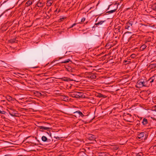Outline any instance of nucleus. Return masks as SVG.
<instances>
[{"instance_id":"obj_1","label":"nucleus","mask_w":156,"mask_h":156,"mask_svg":"<svg viewBox=\"0 0 156 156\" xmlns=\"http://www.w3.org/2000/svg\"><path fill=\"white\" fill-rule=\"evenodd\" d=\"M70 96L76 98H83V93L81 92L74 91L72 92L70 94Z\"/></svg>"},{"instance_id":"obj_2","label":"nucleus","mask_w":156,"mask_h":156,"mask_svg":"<svg viewBox=\"0 0 156 156\" xmlns=\"http://www.w3.org/2000/svg\"><path fill=\"white\" fill-rule=\"evenodd\" d=\"M147 137V135L145 133L143 132L139 133L138 134L137 138L140 141H144Z\"/></svg>"},{"instance_id":"obj_3","label":"nucleus","mask_w":156,"mask_h":156,"mask_svg":"<svg viewBox=\"0 0 156 156\" xmlns=\"http://www.w3.org/2000/svg\"><path fill=\"white\" fill-rule=\"evenodd\" d=\"M136 86L137 88L142 87H146L145 82L142 79L138 81L136 83Z\"/></svg>"},{"instance_id":"obj_4","label":"nucleus","mask_w":156,"mask_h":156,"mask_svg":"<svg viewBox=\"0 0 156 156\" xmlns=\"http://www.w3.org/2000/svg\"><path fill=\"white\" fill-rule=\"evenodd\" d=\"M3 2H1V5H3V6L10 5L12 4L11 0H2Z\"/></svg>"},{"instance_id":"obj_5","label":"nucleus","mask_w":156,"mask_h":156,"mask_svg":"<svg viewBox=\"0 0 156 156\" xmlns=\"http://www.w3.org/2000/svg\"><path fill=\"white\" fill-rule=\"evenodd\" d=\"M44 5V2L42 0H39L37 4L35 6H37L38 7H43Z\"/></svg>"},{"instance_id":"obj_6","label":"nucleus","mask_w":156,"mask_h":156,"mask_svg":"<svg viewBox=\"0 0 156 156\" xmlns=\"http://www.w3.org/2000/svg\"><path fill=\"white\" fill-rule=\"evenodd\" d=\"M88 138L90 140L93 141L95 140V136L91 134H89L87 135Z\"/></svg>"},{"instance_id":"obj_7","label":"nucleus","mask_w":156,"mask_h":156,"mask_svg":"<svg viewBox=\"0 0 156 156\" xmlns=\"http://www.w3.org/2000/svg\"><path fill=\"white\" fill-rule=\"evenodd\" d=\"M40 129V131H43L44 130H48L50 129L51 128L48 127H45L43 126H38Z\"/></svg>"},{"instance_id":"obj_8","label":"nucleus","mask_w":156,"mask_h":156,"mask_svg":"<svg viewBox=\"0 0 156 156\" xmlns=\"http://www.w3.org/2000/svg\"><path fill=\"white\" fill-rule=\"evenodd\" d=\"M42 140L44 142H50L51 141V140L48 139L45 136H43L41 137Z\"/></svg>"},{"instance_id":"obj_9","label":"nucleus","mask_w":156,"mask_h":156,"mask_svg":"<svg viewBox=\"0 0 156 156\" xmlns=\"http://www.w3.org/2000/svg\"><path fill=\"white\" fill-rule=\"evenodd\" d=\"M94 39L95 41H98L101 39V37L100 35H95L94 37Z\"/></svg>"},{"instance_id":"obj_10","label":"nucleus","mask_w":156,"mask_h":156,"mask_svg":"<svg viewBox=\"0 0 156 156\" xmlns=\"http://www.w3.org/2000/svg\"><path fill=\"white\" fill-rule=\"evenodd\" d=\"M62 80L65 81H74L73 80H71L69 78L67 77H64L62 78ZM74 81H76L74 80Z\"/></svg>"},{"instance_id":"obj_11","label":"nucleus","mask_w":156,"mask_h":156,"mask_svg":"<svg viewBox=\"0 0 156 156\" xmlns=\"http://www.w3.org/2000/svg\"><path fill=\"white\" fill-rule=\"evenodd\" d=\"M106 22V20H103V21H101L100 22H98L97 23H95V25L96 26V27H98L99 25H102V24L104 23L105 22Z\"/></svg>"},{"instance_id":"obj_12","label":"nucleus","mask_w":156,"mask_h":156,"mask_svg":"<svg viewBox=\"0 0 156 156\" xmlns=\"http://www.w3.org/2000/svg\"><path fill=\"white\" fill-rule=\"evenodd\" d=\"M132 25V23H126V25L125 27V28L126 29H127L128 30H129V28L131 27Z\"/></svg>"},{"instance_id":"obj_13","label":"nucleus","mask_w":156,"mask_h":156,"mask_svg":"<svg viewBox=\"0 0 156 156\" xmlns=\"http://www.w3.org/2000/svg\"><path fill=\"white\" fill-rule=\"evenodd\" d=\"M88 77L92 79H95L96 78V76L94 74L91 73L89 75Z\"/></svg>"},{"instance_id":"obj_14","label":"nucleus","mask_w":156,"mask_h":156,"mask_svg":"<svg viewBox=\"0 0 156 156\" xmlns=\"http://www.w3.org/2000/svg\"><path fill=\"white\" fill-rule=\"evenodd\" d=\"M74 114H78L80 116L83 117L84 116L82 113L80 111H77L74 112Z\"/></svg>"},{"instance_id":"obj_15","label":"nucleus","mask_w":156,"mask_h":156,"mask_svg":"<svg viewBox=\"0 0 156 156\" xmlns=\"http://www.w3.org/2000/svg\"><path fill=\"white\" fill-rule=\"evenodd\" d=\"M53 1L52 0H48L47 1V5L48 6H50L52 4Z\"/></svg>"},{"instance_id":"obj_16","label":"nucleus","mask_w":156,"mask_h":156,"mask_svg":"<svg viewBox=\"0 0 156 156\" xmlns=\"http://www.w3.org/2000/svg\"><path fill=\"white\" fill-rule=\"evenodd\" d=\"M79 156H87L86 154L83 151H80L79 154Z\"/></svg>"},{"instance_id":"obj_17","label":"nucleus","mask_w":156,"mask_h":156,"mask_svg":"<svg viewBox=\"0 0 156 156\" xmlns=\"http://www.w3.org/2000/svg\"><path fill=\"white\" fill-rule=\"evenodd\" d=\"M147 46L145 44H144L141 45L140 47V49L141 51L144 50L146 48Z\"/></svg>"},{"instance_id":"obj_18","label":"nucleus","mask_w":156,"mask_h":156,"mask_svg":"<svg viewBox=\"0 0 156 156\" xmlns=\"http://www.w3.org/2000/svg\"><path fill=\"white\" fill-rule=\"evenodd\" d=\"M117 8H118V7L116 6L115 7V9H113V10H111L110 11H108L106 13H113L114 12H115L116 11V10L117 9Z\"/></svg>"},{"instance_id":"obj_19","label":"nucleus","mask_w":156,"mask_h":156,"mask_svg":"<svg viewBox=\"0 0 156 156\" xmlns=\"http://www.w3.org/2000/svg\"><path fill=\"white\" fill-rule=\"evenodd\" d=\"M142 123L143 125H146L148 123L147 119L146 118H144L142 122Z\"/></svg>"},{"instance_id":"obj_20","label":"nucleus","mask_w":156,"mask_h":156,"mask_svg":"<svg viewBox=\"0 0 156 156\" xmlns=\"http://www.w3.org/2000/svg\"><path fill=\"white\" fill-rule=\"evenodd\" d=\"M32 3V2L30 0L27 2L26 3V6H28L31 5Z\"/></svg>"},{"instance_id":"obj_21","label":"nucleus","mask_w":156,"mask_h":156,"mask_svg":"<svg viewBox=\"0 0 156 156\" xmlns=\"http://www.w3.org/2000/svg\"><path fill=\"white\" fill-rule=\"evenodd\" d=\"M97 96L99 98H105L107 97V96L101 94H98Z\"/></svg>"},{"instance_id":"obj_22","label":"nucleus","mask_w":156,"mask_h":156,"mask_svg":"<svg viewBox=\"0 0 156 156\" xmlns=\"http://www.w3.org/2000/svg\"><path fill=\"white\" fill-rule=\"evenodd\" d=\"M150 67L151 69H153L156 67V63H152L149 66Z\"/></svg>"},{"instance_id":"obj_23","label":"nucleus","mask_w":156,"mask_h":156,"mask_svg":"<svg viewBox=\"0 0 156 156\" xmlns=\"http://www.w3.org/2000/svg\"><path fill=\"white\" fill-rule=\"evenodd\" d=\"M151 8L153 10H156V3H154L152 4Z\"/></svg>"},{"instance_id":"obj_24","label":"nucleus","mask_w":156,"mask_h":156,"mask_svg":"<svg viewBox=\"0 0 156 156\" xmlns=\"http://www.w3.org/2000/svg\"><path fill=\"white\" fill-rule=\"evenodd\" d=\"M99 156H108V155L105 153L101 152L99 153Z\"/></svg>"},{"instance_id":"obj_25","label":"nucleus","mask_w":156,"mask_h":156,"mask_svg":"<svg viewBox=\"0 0 156 156\" xmlns=\"http://www.w3.org/2000/svg\"><path fill=\"white\" fill-rule=\"evenodd\" d=\"M16 38H13L10 40L9 41V42L11 43H13L16 42Z\"/></svg>"},{"instance_id":"obj_26","label":"nucleus","mask_w":156,"mask_h":156,"mask_svg":"<svg viewBox=\"0 0 156 156\" xmlns=\"http://www.w3.org/2000/svg\"><path fill=\"white\" fill-rule=\"evenodd\" d=\"M9 115L12 117H14L15 116V115L16 114V113L11 112H9Z\"/></svg>"},{"instance_id":"obj_27","label":"nucleus","mask_w":156,"mask_h":156,"mask_svg":"<svg viewBox=\"0 0 156 156\" xmlns=\"http://www.w3.org/2000/svg\"><path fill=\"white\" fill-rule=\"evenodd\" d=\"M152 38L151 37H149L147 38L146 40L145 41V43H146L147 42H151V41Z\"/></svg>"},{"instance_id":"obj_28","label":"nucleus","mask_w":156,"mask_h":156,"mask_svg":"<svg viewBox=\"0 0 156 156\" xmlns=\"http://www.w3.org/2000/svg\"><path fill=\"white\" fill-rule=\"evenodd\" d=\"M70 60L69 59H67L66 60H65L64 61H62L61 62H60V63H67L69 62V61H70Z\"/></svg>"},{"instance_id":"obj_29","label":"nucleus","mask_w":156,"mask_h":156,"mask_svg":"<svg viewBox=\"0 0 156 156\" xmlns=\"http://www.w3.org/2000/svg\"><path fill=\"white\" fill-rule=\"evenodd\" d=\"M68 97L67 96H66L64 95L63 96L62 99L63 101H66L68 100Z\"/></svg>"},{"instance_id":"obj_30","label":"nucleus","mask_w":156,"mask_h":156,"mask_svg":"<svg viewBox=\"0 0 156 156\" xmlns=\"http://www.w3.org/2000/svg\"><path fill=\"white\" fill-rule=\"evenodd\" d=\"M7 100H8L9 101L12 100V98L10 96H8L6 97Z\"/></svg>"},{"instance_id":"obj_31","label":"nucleus","mask_w":156,"mask_h":156,"mask_svg":"<svg viewBox=\"0 0 156 156\" xmlns=\"http://www.w3.org/2000/svg\"><path fill=\"white\" fill-rule=\"evenodd\" d=\"M143 154L142 152H140L136 154V156H142Z\"/></svg>"},{"instance_id":"obj_32","label":"nucleus","mask_w":156,"mask_h":156,"mask_svg":"<svg viewBox=\"0 0 156 156\" xmlns=\"http://www.w3.org/2000/svg\"><path fill=\"white\" fill-rule=\"evenodd\" d=\"M152 108L154 111L156 112V105L153 106L152 107Z\"/></svg>"},{"instance_id":"obj_33","label":"nucleus","mask_w":156,"mask_h":156,"mask_svg":"<svg viewBox=\"0 0 156 156\" xmlns=\"http://www.w3.org/2000/svg\"><path fill=\"white\" fill-rule=\"evenodd\" d=\"M76 25V23H74L71 27L69 28V29L72 28Z\"/></svg>"},{"instance_id":"obj_34","label":"nucleus","mask_w":156,"mask_h":156,"mask_svg":"<svg viewBox=\"0 0 156 156\" xmlns=\"http://www.w3.org/2000/svg\"><path fill=\"white\" fill-rule=\"evenodd\" d=\"M153 77H152L151 78H150L149 79V80H151L150 82L151 83H152L154 81V79L153 78Z\"/></svg>"},{"instance_id":"obj_35","label":"nucleus","mask_w":156,"mask_h":156,"mask_svg":"<svg viewBox=\"0 0 156 156\" xmlns=\"http://www.w3.org/2000/svg\"><path fill=\"white\" fill-rule=\"evenodd\" d=\"M85 20V18L84 17L81 20V22H84Z\"/></svg>"},{"instance_id":"obj_36","label":"nucleus","mask_w":156,"mask_h":156,"mask_svg":"<svg viewBox=\"0 0 156 156\" xmlns=\"http://www.w3.org/2000/svg\"><path fill=\"white\" fill-rule=\"evenodd\" d=\"M131 57L132 58H134L135 57V55L134 54H133L131 55Z\"/></svg>"},{"instance_id":"obj_37","label":"nucleus","mask_w":156,"mask_h":156,"mask_svg":"<svg viewBox=\"0 0 156 156\" xmlns=\"http://www.w3.org/2000/svg\"><path fill=\"white\" fill-rule=\"evenodd\" d=\"M0 113L2 114H5V112L0 110Z\"/></svg>"},{"instance_id":"obj_38","label":"nucleus","mask_w":156,"mask_h":156,"mask_svg":"<svg viewBox=\"0 0 156 156\" xmlns=\"http://www.w3.org/2000/svg\"><path fill=\"white\" fill-rule=\"evenodd\" d=\"M51 9H50L47 12V13L48 14H49L51 12Z\"/></svg>"},{"instance_id":"obj_39","label":"nucleus","mask_w":156,"mask_h":156,"mask_svg":"<svg viewBox=\"0 0 156 156\" xmlns=\"http://www.w3.org/2000/svg\"><path fill=\"white\" fill-rule=\"evenodd\" d=\"M129 62L127 61V60H124V63L127 62V63L126 64H128Z\"/></svg>"},{"instance_id":"obj_40","label":"nucleus","mask_w":156,"mask_h":156,"mask_svg":"<svg viewBox=\"0 0 156 156\" xmlns=\"http://www.w3.org/2000/svg\"><path fill=\"white\" fill-rule=\"evenodd\" d=\"M47 133L50 136H51V132L50 131L47 132Z\"/></svg>"},{"instance_id":"obj_41","label":"nucleus","mask_w":156,"mask_h":156,"mask_svg":"<svg viewBox=\"0 0 156 156\" xmlns=\"http://www.w3.org/2000/svg\"><path fill=\"white\" fill-rule=\"evenodd\" d=\"M151 119H152L153 120H155L156 121V119H155V118L151 117Z\"/></svg>"},{"instance_id":"obj_42","label":"nucleus","mask_w":156,"mask_h":156,"mask_svg":"<svg viewBox=\"0 0 156 156\" xmlns=\"http://www.w3.org/2000/svg\"><path fill=\"white\" fill-rule=\"evenodd\" d=\"M1 101L3 102H5L6 101V100H2Z\"/></svg>"},{"instance_id":"obj_43","label":"nucleus","mask_w":156,"mask_h":156,"mask_svg":"<svg viewBox=\"0 0 156 156\" xmlns=\"http://www.w3.org/2000/svg\"><path fill=\"white\" fill-rule=\"evenodd\" d=\"M98 18H99V17H98L97 18V19H96V21H95V22H97V21H98Z\"/></svg>"},{"instance_id":"obj_44","label":"nucleus","mask_w":156,"mask_h":156,"mask_svg":"<svg viewBox=\"0 0 156 156\" xmlns=\"http://www.w3.org/2000/svg\"><path fill=\"white\" fill-rule=\"evenodd\" d=\"M64 18H61L60 19V20H63L64 19Z\"/></svg>"},{"instance_id":"obj_45","label":"nucleus","mask_w":156,"mask_h":156,"mask_svg":"<svg viewBox=\"0 0 156 156\" xmlns=\"http://www.w3.org/2000/svg\"><path fill=\"white\" fill-rule=\"evenodd\" d=\"M56 138V139H59V137H55Z\"/></svg>"},{"instance_id":"obj_46","label":"nucleus","mask_w":156,"mask_h":156,"mask_svg":"<svg viewBox=\"0 0 156 156\" xmlns=\"http://www.w3.org/2000/svg\"><path fill=\"white\" fill-rule=\"evenodd\" d=\"M5 156H9L8 155H5Z\"/></svg>"},{"instance_id":"obj_47","label":"nucleus","mask_w":156,"mask_h":156,"mask_svg":"<svg viewBox=\"0 0 156 156\" xmlns=\"http://www.w3.org/2000/svg\"><path fill=\"white\" fill-rule=\"evenodd\" d=\"M57 11V9H56V10H55V12H56Z\"/></svg>"},{"instance_id":"obj_48","label":"nucleus","mask_w":156,"mask_h":156,"mask_svg":"<svg viewBox=\"0 0 156 156\" xmlns=\"http://www.w3.org/2000/svg\"><path fill=\"white\" fill-rule=\"evenodd\" d=\"M62 58V57L60 58H59V59H60Z\"/></svg>"},{"instance_id":"obj_49","label":"nucleus","mask_w":156,"mask_h":156,"mask_svg":"<svg viewBox=\"0 0 156 156\" xmlns=\"http://www.w3.org/2000/svg\"><path fill=\"white\" fill-rule=\"evenodd\" d=\"M32 68H35L36 67H33Z\"/></svg>"},{"instance_id":"obj_50","label":"nucleus","mask_w":156,"mask_h":156,"mask_svg":"<svg viewBox=\"0 0 156 156\" xmlns=\"http://www.w3.org/2000/svg\"><path fill=\"white\" fill-rule=\"evenodd\" d=\"M140 1H142L143 0H139Z\"/></svg>"},{"instance_id":"obj_51","label":"nucleus","mask_w":156,"mask_h":156,"mask_svg":"<svg viewBox=\"0 0 156 156\" xmlns=\"http://www.w3.org/2000/svg\"><path fill=\"white\" fill-rule=\"evenodd\" d=\"M115 6H116H116H116V5H115Z\"/></svg>"},{"instance_id":"obj_52","label":"nucleus","mask_w":156,"mask_h":156,"mask_svg":"<svg viewBox=\"0 0 156 156\" xmlns=\"http://www.w3.org/2000/svg\"><path fill=\"white\" fill-rule=\"evenodd\" d=\"M45 123H46V122H45ZM47 123V124H48V123Z\"/></svg>"}]
</instances>
